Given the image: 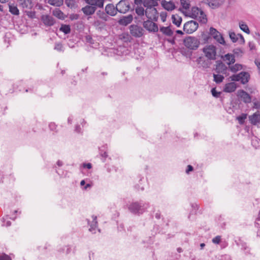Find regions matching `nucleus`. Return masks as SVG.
Returning a JSON list of instances; mask_svg holds the SVG:
<instances>
[{"instance_id":"obj_28","label":"nucleus","mask_w":260,"mask_h":260,"mask_svg":"<svg viewBox=\"0 0 260 260\" xmlns=\"http://www.w3.org/2000/svg\"><path fill=\"white\" fill-rule=\"evenodd\" d=\"M231 39L233 42H236L238 39V37L240 38V42H244V38L241 34H229Z\"/></svg>"},{"instance_id":"obj_24","label":"nucleus","mask_w":260,"mask_h":260,"mask_svg":"<svg viewBox=\"0 0 260 260\" xmlns=\"http://www.w3.org/2000/svg\"><path fill=\"white\" fill-rule=\"evenodd\" d=\"M92 221L91 223H90L89 220H88V219L87 220L88 223L90 226L89 230L91 232H93L95 230L96 228L97 227V225H98L96 216H92Z\"/></svg>"},{"instance_id":"obj_56","label":"nucleus","mask_w":260,"mask_h":260,"mask_svg":"<svg viewBox=\"0 0 260 260\" xmlns=\"http://www.w3.org/2000/svg\"><path fill=\"white\" fill-rule=\"evenodd\" d=\"M255 64L256 65L258 69L259 70V71H260V60H258V59H256L255 60Z\"/></svg>"},{"instance_id":"obj_55","label":"nucleus","mask_w":260,"mask_h":260,"mask_svg":"<svg viewBox=\"0 0 260 260\" xmlns=\"http://www.w3.org/2000/svg\"><path fill=\"white\" fill-rule=\"evenodd\" d=\"M56 125L54 123H50L49 124V127L52 131H54L56 129Z\"/></svg>"},{"instance_id":"obj_2","label":"nucleus","mask_w":260,"mask_h":260,"mask_svg":"<svg viewBox=\"0 0 260 260\" xmlns=\"http://www.w3.org/2000/svg\"><path fill=\"white\" fill-rule=\"evenodd\" d=\"M147 207L148 204L136 202L129 204L128 210L134 214H142Z\"/></svg>"},{"instance_id":"obj_1","label":"nucleus","mask_w":260,"mask_h":260,"mask_svg":"<svg viewBox=\"0 0 260 260\" xmlns=\"http://www.w3.org/2000/svg\"><path fill=\"white\" fill-rule=\"evenodd\" d=\"M185 14L186 16H189L192 18H197L201 23L205 24L207 22V18L206 15L204 12L197 7H193L191 10Z\"/></svg>"},{"instance_id":"obj_4","label":"nucleus","mask_w":260,"mask_h":260,"mask_svg":"<svg viewBox=\"0 0 260 260\" xmlns=\"http://www.w3.org/2000/svg\"><path fill=\"white\" fill-rule=\"evenodd\" d=\"M184 44L189 49L196 50L199 46L200 41L195 37H188L184 40Z\"/></svg>"},{"instance_id":"obj_14","label":"nucleus","mask_w":260,"mask_h":260,"mask_svg":"<svg viewBox=\"0 0 260 260\" xmlns=\"http://www.w3.org/2000/svg\"><path fill=\"white\" fill-rule=\"evenodd\" d=\"M228 70L227 67L222 62H219L216 66L214 69L216 73L225 74Z\"/></svg>"},{"instance_id":"obj_35","label":"nucleus","mask_w":260,"mask_h":260,"mask_svg":"<svg viewBox=\"0 0 260 260\" xmlns=\"http://www.w3.org/2000/svg\"><path fill=\"white\" fill-rule=\"evenodd\" d=\"M214 81L217 84L222 82L224 79V77L219 74H213Z\"/></svg>"},{"instance_id":"obj_38","label":"nucleus","mask_w":260,"mask_h":260,"mask_svg":"<svg viewBox=\"0 0 260 260\" xmlns=\"http://www.w3.org/2000/svg\"><path fill=\"white\" fill-rule=\"evenodd\" d=\"M239 27L244 32H250L248 25L243 22H239Z\"/></svg>"},{"instance_id":"obj_31","label":"nucleus","mask_w":260,"mask_h":260,"mask_svg":"<svg viewBox=\"0 0 260 260\" xmlns=\"http://www.w3.org/2000/svg\"><path fill=\"white\" fill-rule=\"evenodd\" d=\"M172 19L173 21V23L175 24L177 26H179L182 21V18L178 15H173L172 16Z\"/></svg>"},{"instance_id":"obj_11","label":"nucleus","mask_w":260,"mask_h":260,"mask_svg":"<svg viewBox=\"0 0 260 260\" xmlns=\"http://www.w3.org/2000/svg\"><path fill=\"white\" fill-rule=\"evenodd\" d=\"M41 19L45 25L52 26L55 23V20L52 16L50 15H43Z\"/></svg>"},{"instance_id":"obj_50","label":"nucleus","mask_w":260,"mask_h":260,"mask_svg":"<svg viewBox=\"0 0 260 260\" xmlns=\"http://www.w3.org/2000/svg\"><path fill=\"white\" fill-rule=\"evenodd\" d=\"M100 151V154L101 156L104 158V161L105 159L108 157V154L106 151L103 152L101 150Z\"/></svg>"},{"instance_id":"obj_60","label":"nucleus","mask_w":260,"mask_h":260,"mask_svg":"<svg viewBox=\"0 0 260 260\" xmlns=\"http://www.w3.org/2000/svg\"><path fill=\"white\" fill-rule=\"evenodd\" d=\"M75 131L78 133H79L80 132V127L79 125L76 126Z\"/></svg>"},{"instance_id":"obj_62","label":"nucleus","mask_w":260,"mask_h":260,"mask_svg":"<svg viewBox=\"0 0 260 260\" xmlns=\"http://www.w3.org/2000/svg\"><path fill=\"white\" fill-rule=\"evenodd\" d=\"M10 225H11V222L10 221H7L6 224H5V223L3 224V225H5L6 226H9Z\"/></svg>"},{"instance_id":"obj_30","label":"nucleus","mask_w":260,"mask_h":260,"mask_svg":"<svg viewBox=\"0 0 260 260\" xmlns=\"http://www.w3.org/2000/svg\"><path fill=\"white\" fill-rule=\"evenodd\" d=\"M9 12L13 15H18L19 11L16 6L14 4L9 5Z\"/></svg>"},{"instance_id":"obj_20","label":"nucleus","mask_w":260,"mask_h":260,"mask_svg":"<svg viewBox=\"0 0 260 260\" xmlns=\"http://www.w3.org/2000/svg\"><path fill=\"white\" fill-rule=\"evenodd\" d=\"M119 40L124 43L131 42L133 40L129 34H120L118 36Z\"/></svg>"},{"instance_id":"obj_5","label":"nucleus","mask_w":260,"mask_h":260,"mask_svg":"<svg viewBox=\"0 0 260 260\" xmlns=\"http://www.w3.org/2000/svg\"><path fill=\"white\" fill-rule=\"evenodd\" d=\"M203 51L205 54V56L209 59L214 60L215 59L216 51V48L212 45H209L204 48Z\"/></svg>"},{"instance_id":"obj_63","label":"nucleus","mask_w":260,"mask_h":260,"mask_svg":"<svg viewBox=\"0 0 260 260\" xmlns=\"http://www.w3.org/2000/svg\"><path fill=\"white\" fill-rule=\"evenodd\" d=\"M161 19L163 21H165L166 15H164V14H161Z\"/></svg>"},{"instance_id":"obj_64","label":"nucleus","mask_w":260,"mask_h":260,"mask_svg":"<svg viewBox=\"0 0 260 260\" xmlns=\"http://www.w3.org/2000/svg\"><path fill=\"white\" fill-rule=\"evenodd\" d=\"M205 244L204 243H201L200 244L201 249H203L204 248V247H205Z\"/></svg>"},{"instance_id":"obj_49","label":"nucleus","mask_w":260,"mask_h":260,"mask_svg":"<svg viewBox=\"0 0 260 260\" xmlns=\"http://www.w3.org/2000/svg\"><path fill=\"white\" fill-rule=\"evenodd\" d=\"M253 108L255 109H260V102L256 101L253 102Z\"/></svg>"},{"instance_id":"obj_17","label":"nucleus","mask_w":260,"mask_h":260,"mask_svg":"<svg viewBox=\"0 0 260 260\" xmlns=\"http://www.w3.org/2000/svg\"><path fill=\"white\" fill-rule=\"evenodd\" d=\"M237 88V85L235 82H230L224 86L223 91L226 92H233Z\"/></svg>"},{"instance_id":"obj_47","label":"nucleus","mask_w":260,"mask_h":260,"mask_svg":"<svg viewBox=\"0 0 260 260\" xmlns=\"http://www.w3.org/2000/svg\"><path fill=\"white\" fill-rule=\"evenodd\" d=\"M212 242L214 244H218L220 242L221 236H217L212 239Z\"/></svg>"},{"instance_id":"obj_15","label":"nucleus","mask_w":260,"mask_h":260,"mask_svg":"<svg viewBox=\"0 0 260 260\" xmlns=\"http://www.w3.org/2000/svg\"><path fill=\"white\" fill-rule=\"evenodd\" d=\"M18 3L23 9H30L33 6L31 0H18Z\"/></svg>"},{"instance_id":"obj_23","label":"nucleus","mask_w":260,"mask_h":260,"mask_svg":"<svg viewBox=\"0 0 260 260\" xmlns=\"http://www.w3.org/2000/svg\"><path fill=\"white\" fill-rule=\"evenodd\" d=\"M85 41L87 43H88L89 45H91L92 48H96L99 45V43L95 41L90 35H87L85 36Z\"/></svg>"},{"instance_id":"obj_19","label":"nucleus","mask_w":260,"mask_h":260,"mask_svg":"<svg viewBox=\"0 0 260 260\" xmlns=\"http://www.w3.org/2000/svg\"><path fill=\"white\" fill-rule=\"evenodd\" d=\"M86 3L96 8H102L104 5V0H85Z\"/></svg>"},{"instance_id":"obj_41","label":"nucleus","mask_w":260,"mask_h":260,"mask_svg":"<svg viewBox=\"0 0 260 260\" xmlns=\"http://www.w3.org/2000/svg\"><path fill=\"white\" fill-rule=\"evenodd\" d=\"M166 36L165 37V40L167 41L168 42L171 43L172 44H174L175 43V41L173 38H172V35L173 34H164Z\"/></svg>"},{"instance_id":"obj_52","label":"nucleus","mask_w":260,"mask_h":260,"mask_svg":"<svg viewBox=\"0 0 260 260\" xmlns=\"http://www.w3.org/2000/svg\"><path fill=\"white\" fill-rule=\"evenodd\" d=\"M139 29V27L137 25H131L130 27L131 32H133V31L134 30H138Z\"/></svg>"},{"instance_id":"obj_59","label":"nucleus","mask_w":260,"mask_h":260,"mask_svg":"<svg viewBox=\"0 0 260 260\" xmlns=\"http://www.w3.org/2000/svg\"><path fill=\"white\" fill-rule=\"evenodd\" d=\"M143 34H134V36L136 38H140L142 36Z\"/></svg>"},{"instance_id":"obj_43","label":"nucleus","mask_w":260,"mask_h":260,"mask_svg":"<svg viewBox=\"0 0 260 260\" xmlns=\"http://www.w3.org/2000/svg\"><path fill=\"white\" fill-rule=\"evenodd\" d=\"M161 32H173L171 28V26L162 27L160 28Z\"/></svg>"},{"instance_id":"obj_53","label":"nucleus","mask_w":260,"mask_h":260,"mask_svg":"<svg viewBox=\"0 0 260 260\" xmlns=\"http://www.w3.org/2000/svg\"><path fill=\"white\" fill-rule=\"evenodd\" d=\"M193 170V167L191 165L187 166V169L186 170V173L188 174L189 172Z\"/></svg>"},{"instance_id":"obj_25","label":"nucleus","mask_w":260,"mask_h":260,"mask_svg":"<svg viewBox=\"0 0 260 260\" xmlns=\"http://www.w3.org/2000/svg\"><path fill=\"white\" fill-rule=\"evenodd\" d=\"M249 120L253 124H256L260 121V114L258 112L254 113L252 115L249 116Z\"/></svg>"},{"instance_id":"obj_6","label":"nucleus","mask_w":260,"mask_h":260,"mask_svg":"<svg viewBox=\"0 0 260 260\" xmlns=\"http://www.w3.org/2000/svg\"><path fill=\"white\" fill-rule=\"evenodd\" d=\"M198 27L199 24L196 21L191 20L184 24L183 29L186 32H194Z\"/></svg>"},{"instance_id":"obj_29","label":"nucleus","mask_w":260,"mask_h":260,"mask_svg":"<svg viewBox=\"0 0 260 260\" xmlns=\"http://www.w3.org/2000/svg\"><path fill=\"white\" fill-rule=\"evenodd\" d=\"M224 60L225 61H228L227 63L229 65H230L235 62V56L233 54L228 53L225 55L224 57Z\"/></svg>"},{"instance_id":"obj_32","label":"nucleus","mask_w":260,"mask_h":260,"mask_svg":"<svg viewBox=\"0 0 260 260\" xmlns=\"http://www.w3.org/2000/svg\"><path fill=\"white\" fill-rule=\"evenodd\" d=\"M48 3L52 6L60 7L63 3V0H48Z\"/></svg>"},{"instance_id":"obj_27","label":"nucleus","mask_w":260,"mask_h":260,"mask_svg":"<svg viewBox=\"0 0 260 260\" xmlns=\"http://www.w3.org/2000/svg\"><path fill=\"white\" fill-rule=\"evenodd\" d=\"M65 4L68 7L71 9H76L78 6L75 0H65Z\"/></svg>"},{"instance_id":"obj_48","label":"nucleus","mask_w":260,"mask_h":260,"mask_svg":"<svg viewBox=\"0 0 260 260\" xmlns=\"http://www.w3.org/2000/svg\"><path fill=\"white\" fill-rule=\"evenodd\" d=\"M54 49L58 51H61L62 50V46L60 44H56L55 46Z\"/></svg>"},{"instance_id":"obj_42","label":"nucleus","mask_w":260,"mask_h":260,"mask_svg":"<svg viewBox=\"0 0 260 260\" xmlns=\"http://www.w3.org/2000/svg\"><path fill=\"white\" fill-rule=\"evenodd\" d=\"M246 118V115L243 114L237 117V119L239 121V123L241 124H243L244 122L245 119Z\"/></svg>"},{"instance_id":"obj_54","label":"nucleus","mask_w":260,"mask_h":260,"mask_svg":"<svg viewBox=\"0 0 260 260\" xmlns=\"http://www.w3.org/2000/svg\"><path fill=\"white\" fill-rule=\"evenodd\" d=\"M143 0H135V4L137 6H140L143 4Z\"/></svg>"},{"instance_id":"obj_13","label":"nucleus","mask_w":260,"mask_h":260,"mask_svg":"<svg viewBox=\"0 0 260 260\" xmlns=\"http://www.w3.org/2000/svg\"><path fill=\"white\" fill-rule=\"evenodd\" d=\"M117 6L115 7L112 4L107 5L105 8L106 13L111 16H115L117 14Z\"/></svg>"},{"instance_id":"obj_7","label":"nucleus","mask_w":260,"mask_h":260,"mask_svg":"<svg viewBox=\"0 0 260 260\" xmlns=\"http://www.w3.org/2000/svg\"><path fill=\"white\" fill-rule=\"evenodd\" d=\"M117 12L121 13H125L129 11L131 6L129 3L127 1L121 0L117 5Z\"/></svg>"},{"instance_id":"obj_51","label":"nucleus","mask_w":260,"mask_h":260,"mask_svg":"<svg viewBox=\"0 0 260 260\" xmlns=\"http://www.w3.org/2000/svg\"><path fill=\"white\" fill-rule=\"evenodd\" d=\"M82 166L83 168H87L88 169H90L92 168V165L90 163H87V164L84 163V164H83Z\"/></svg>"},{"instance_id":"obj_16","label":"nucleus","mask_w":260,"mask_h":260,"mask_svg":"<svg viewBox=\"0 0 260 260\" xmlns=\"http://www.w3.org/2000/svg\"><path fill=\"white\" fill-rule=\"evenodd\" d=\"M133 19V16L132 15H128L122 17L119 19L118 22L121 25L126 26L132 22Z\"/></svg>"},{"instance_id":"obj_40","label":"nucleus","mask_w":260,"mask_h":260,"mask_svg":"<svg viewBox=\"0 0 260 260\" xmlns=\"http://www.w3.org/2000/svg\"><path fill=\"white\" fill-rule=\"evenodd\" d=\"M70 26L66 24H62L59 28V30L63 32H70Z\"/></svg>"},{"instance_id":"obj_22","label":"nucleus","mask_w":260,"mask_h":260,"mask_svg":"<svg viewBox=\"0 0 260 260\" xmlns=\"http://www.w3.org/2000/svg\"><path fill=\"white\" fill-rule=\"evenodd\" d=\"M82 10L85 14L90 15L94 13L96 10V7L95 6H92L91 5L86 6L83 8Z\"/></svg>"},{"instance_id":"obj_57","label":"nucleus","mask_w":260,"mask_h":260,"mask_svg":"<svg viewBox=\"0 0 260 260\" xmlns=\"http://www.w3.org/2000/svg\"><path fill=\"white\" fill-rule=\"evenodd\" d=\"M219 32L216 29L213 28V27H211L210 28V32Z\"/></svg>"},{"instance_id":"obj_9","label":"nucleus","mask_w":260,"mask_h":260,"mask_svg":"<svg viewBox=\"0 0 260 260\" xmlns=\"http://www.w3.org/2000/svg\"><path fill=\"white\" fill-rule=\"evenodd\" d=\"M145 14L150 19H153L158 17V13L155 7L146 8Z\"/></svg>"},{"instance_id":"obj_26","label":"nucleus","mask_w":260,"mask_h":260,"mask_svg":"<svg viewBox=\"0 0 260 260\" xmlns=\"http://www.w3.org/2000/svg\"><path fill=\"white\" fill-rule=\"evenodd\" d=\"M52 14L54 16L60 19H64L66 18V15L64 13L57 8L55 9L53 11Z\"/></svg>"},{"instance_id":"obj_36","label":"nucleus","mask_w":260,"mask_h":260,"mask_svg":"<svg viewBox=\"0 0 260 260\" xmlns=\"http://www.w3.org/2000/svg\"><path fill=\"white\" fill-rule=\"evenodd\" d=\"M135 11L137 14L140 16H143L145 12L143 7H142L141 5L137 6L135 8Z\"/></svg>"},{"instance_id":"obj_12","label":"nucleus","mask_w":260,"mask_h":260,"mask_svg":"<svg viewBox=\"0 0 260 260\" xmlns=\"http://www.w3.org/2000/svg\"><path fill=\"white\" fill-rule=\"evenodd\" d=\"M238 96L240 97L245 103H250L251 101L250 95L243 90L238 91Z\"/></svg>"},{"instance_id":"obj_34","label":"nucleus","mask_w":260,"mask_h":260,"mask_svg":"<svg viewBox=\"0 0 260 260\" xmlns=\"http://www.w3.org/2000/svg\"><path fill=\"white\" fill-rule=\"evenodd\" d=\"M230 71L233 73H236L242 69V66L241 64L236 63L235 65L229 67Z\"/></svg>"},{"instance_id":"obj_3","label":"nucleus","mask_w":260,"mask_h":260,"mask_svg":"<svg viewBox=\"0 0 260 260\" xmlns=\"http://www.w3.org/2000/svg\"><path fill=\"white\" fill-rule=\"evenodd\" d=\"M231 81H240L242 84H246L250 79V75L248 72H241L238 74L233 75L230 77Z\"/></svg>"},{"instance_id":"obj_46","label":"nucleus","mask_w":260,"mask_h":260,"mask_svg":"<svg viewBox=\"0 0 260 260\" xmlns=\"http://www.w3.org/2000/svg\"><path fill=\"white\" fill-rule=\"evenodd\" d=\"M12 34H7V35H6L4 37L5 42L6 43L7 42L8 44H10V39L12 38Z\"/></svg>"},{"instance_id":"obj_37","label":"nucleus","mask_w":260,"mask_h":260,"mask_svg":"<svg viewBox=\"0 0 260 260\" xmlns=\"http://www.w3.org/2000/svg\"><path fill=\"white\" fill-rule=\"evenodd\" d=\"M190 0H180L182 8L185 10L189 9L190 6Z\"/></svg>"},{"instance_id":"obj_8","label":"nucleus","mask_w":260,"mask_h":260,"mask_svg":"<svg viewBox=\"0 0 260 260\" xmlns=\"http://www.w3.org/2000/svg\"><path fill=\"white\" fill-rule=\"evenodd\" d=\"M144 27L148 31L153 32H157L158 28L157 24L150 20L144 21Z\"/></svg>"},{"instance_id":"obj_61","label":"nucleus","mask_w":260,"mask_h":260,"mask_svg":"<svg viewBox=\"0 0 260 260\" xmlns=\"http://www.w3.org/2000/svg\"><path fill=\"white\" fill-rule=\"evenodd\" d=\"M62 162L60 160H58L57 162V165L59 166V167H61L62 166Z\"/></svg>"},{"instance_id":"obj_58","label":"nucleus","mask_w":260,"mask_h":260,"mask_svg":"<svg viewBox=\"0 0 260 260\" xmlns=\"http://www.w3.org/2000/svg\"><path fill=\"white\" fill-rule=\"evenodd\" d=\"M160 216H161L160 213L159 212H157L155 215V217L157 219H160Z\"/></svg>"},{"instance_id":"obj_18","label":"nucleus","mask_w":260,"mask_h":260,"mask_svg":"<svg viewBox=\"0 0 260 260\" xmlns=\"http://www.w3.org/2000/svg\"><path fill=\"white\" fill-rule=\"evenodd\" d=\"M160 0H143V5L146 8L156 7L158 5V1Z\"/></svg>"},{"instance_id":"obj_33","label":"nucleus","mask_w":260,"mask_h":260,"mask_svg":"<svg viewBox=\"0 0 260 260\" xmlns=\"http://www.w3.org/2000/svg\"><path fill=\"white\" fill-rule=\"evenodd\" d=\"M55 35L64 40L70 38V41L73 39L74 37V34H60V35H58V34H55Z\"/></svg>"},{"instance_id":"obj_39","label":"nucleus","mask_w":260,"mask_h":260,"mask_svg":"<svg viewBox=\"0 0 260 260\" xmlns=\"http://www.w3.org/2000/svg\"><path fill=\"white\" fill-rule=\"evenodd\" d=\"M221 34H219L217 35L216 34V35L213 36L214 38L220 44H224L225 43V41L224 40L223 37L221 35Z\"/></svg>"},{"instance_id":"obj_10","label":"nucleus","mask_w":260,"mask_h":260,"mask_svg":"<svg viewBox=\"0 0 260 260\" xmlns=\"http://www.w3.org/2000/svg\"><path fill=\"white\" fill-rule=\"evenodd\" d=\"M205 3L212 9H216L223 4L224 0H206Z\"/></svg>"},{"instance_id":"obj_21","label":"nucleus","mask_w":260,"mask_h":260,"mask_svg":"<svg viewBox=\"0 0 260 260\" xmlns=\"http://www.w3.org/2000/svg\"><path fill=\"white\" fill-rule=\"evenodd\" d=\"M161 5L167 11H172L175 9V4L172 2H167L165 0L162 1Z\"/></svg>"},{"instance_id":"obj_44","label":"nucleus","mask_w":260,"mask_h":260,"mask_svg":"<svg viewBox=\"0 0 260 260\" xmlns=\"http://www.w3.org/2000/svg\"><path fill=\"white\" fill-rule=\"evenodd\" d=\"M0 260H12L11 258L5 253H0Z\"/></svg>"},{"instance_id":"obj_45","label":"nucleus","mask_w":260,"mask_h":260,"mask_svg":"<svg viewBox=\"0 0 260 260\" xmlns=\"http://www.w3.org/2000/svg\"><path fill=\"white\" fill-rule=\"evenodd\" d=\"M211 93L212 95L215 98H218L221 94L220 92H218L216 91L215 88H213L211 89Z\"/></svg>"}]
</instances>
